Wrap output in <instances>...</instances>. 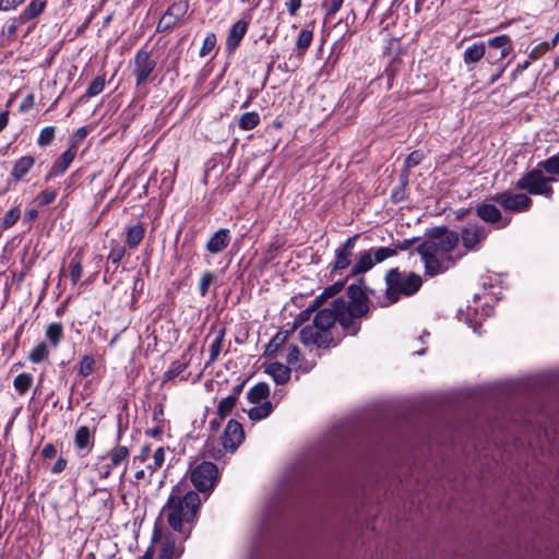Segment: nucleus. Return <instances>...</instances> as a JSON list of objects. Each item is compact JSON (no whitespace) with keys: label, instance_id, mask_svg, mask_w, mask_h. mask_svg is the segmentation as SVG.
<instances>
[{"label":"nucleus","instance_id":"2eb2a0df","mask_svg":"<svg viewBox=\"0 0 559 559\" xmlns=\"http://www.w3.org/2000/svg\"><path fill=\"white\" fill-rule=\"evenodd\" d=\"M187 10L188 3L185 1H179L168 7L157 23L156 32L163 33L174 28L185 16Z\"/></svg>","mask_w":559,"mask_h":559},{"label":"nucleus","instance_id":"2f4dec72","mask_svg":"<svg viewBox=\"0 0 559 559\" xmlns=\"http://www.w3.org/2000/svg\"><path fill=\"white\" fill-rule=\"evenodd\" d=\"M145 235V226L143 224H136L133 226L128 227L127 229V245L129 248L134 249L136 248L140 242L143 240Z\"/></svg>","mask_w":559,"mask_h":559},{"label":"nucleus","instance_id":"c756f323","mask_svg":"<svg viewBox=\"0 0 559 559\" xmlns=\"http://www.w3.org/2000/svg\"><path fill=\"white\" fill-rule=\"evenodd\" d=\"M270 395V388L265 382H259L252 386L248 394V401L252 404H260L266 401Z\"/></svg>","mask_w":559,"mask_h":559},{"label":"nucleus","instance_id":"72a5a7b5","mask_svg":"<svg viewBox=\"0 0 559 559\" xmlns=\"http://www.w3.org/2000/svg\"><path fill=\"white\" fill-rule=\"evenodd\" d=\"M273 409V405L269 401L258 404L248 411V416L251 420H261L266 418Z\"/></svg>","mask_w":559,"mask_h":559},{"label":"nucleus","instance_id":"c9c22d12","mask_svg":"<svg viewBox=\"0 0 559 559\" xmlns=\"http://www.w3.org/2000/svg\"><path fill=\"white\" fill-rule=\"evenodd\" d=\"M34 379L31 373H20L13 380V386L20 395L25 394L33 385Z\"/></svg>","mask_w":559,"mask_h":559},{"label":"nucleus","instance_id":"0eeeda50","mask_svg":"<svg viewBox=\"0 0 559 559\" xmlns=\"http://www.w3.org/2000/svg\"><path fill=\"white\" fill-rule=\"evenodd\" d=\"M190 479L199 492L211 491L218 479V468L214 463L204 461L191 469Z\"/></svg>","mask_w":559,"mask_h":559},{"label":"nucleus","instance_id":"09e8293b","mask_svg":"<svg viewBox=\"0 0 559 559\" xmlns=\"http://www.w3.org/2000/svg\"><path fill=\"white\" fill-rule=\"evenodd\" d=\"M215 282V275L213 272L211 271H205L201 278H200V283H199V292H200V295L202 297H204L207 292H209V288L210 286Z\"/></svg>","mask_w":559,"mask_h":559},{"label":"nucleus","instance_id":"e2e57ef3","mask_svg":"<svg viewBox=\"0 0 559 559\" xmlns=\"http://www.w3.org/2000/svg\"><path fill=\"white\" fill-rule=\"evenodd\" d=\"M344 0H331L330 5L326 9L325 16L332 17L341 9Z\"/></svg>","mask_w":559,"mask_h":559},{"label":"nucleus","instance_id":"c85d7f7f","mask_svg":"<svg viewBox=\"0 0 559 559\" xmlns=\"http://www.w3.org/2000/svg\"><path fill=\"white\" fill-rule=\"evenodd\" d=\"M63 325L61 322H52L46 326L45 336L52 347H58L63 340Z\"/></svg>","mask_w":559,"mask_h":559},{"label":"nucleus","instance_id":"6ab92c4d","mask_svg":"<svg viewBox=\"0 0 559 559\" xmlns=\"http://www.w3.org/2000/svg\"><path fill=\"white\" fill-rule=\"evenodd\" d=\"M75 155L76 148L73 146L69 147L66 152H63L46 175V181L50 180L53 177L62 175L69 168Z\"/></svg>","mask_w":559,"mask_h":559},{"label":"nucleus","instance_id":"39448f33","mask_svg":"<svg viewBox=\"0 0 559 559\" xmlns=\"http://www.w3.org/2000/svg\"><path fill=\"white\" fill-rule=\"evenodd\" d=\"M542 170L544 168L537 165V168L525 173L516 180L515 188L530 194L544 195L547 199H551L554 189L550 183L556 182L557 179L555 177H546Z\"/></svg>","mask_w":559,"mask_h":559},{"label":"nucleus","instance_id":"4468645a","mask_svg":"<svg viewBox=\"0 0 559 559\" xmlns=\"http://www.w3.org/2000/svg\"><path fill=\"white\" fill-rule=\"evenodd\" d=\"M475 212L483 222L495 225L497 229L504 228L511 223V217H503L501 211L492 203H479Z\"/></svg>","mask_w":559,"mask_h":559},{"label":"nucleus","instance_id":"6e6552de","mask_svg":"<svg viewBox=\"0 0 559 559\" xmlns=\"http://www.w3.org/2000/svg\"><path fill=\"white\" fill-rule=\"evenodd\" d=\"M186 539L180 537H176L174 534L168 533L160 537V549L157 559H179L183 551L185 546L183 542ZM154 558V549L148 547L146 551L139 557L138 559H153Z\"/></svg>","mask_w":559,"mask_h":559},{"label":"nucleus","instance_id":"b1692460","mask_svg":"<svg viewBox=\"0 0 559 559\" xmlns=\"http://www.w3.org/2000/svg\"><path fill=\"white\" fill-rule=\"evenodd\" d=\"M294 332L295 330L293 328L290 330L278 331L266 345L264 356L272 358L281 348L284 349L285 344Z\"/></svg>","mask_w":559,"mask_h":559},{"label":"nucleus","instance_id":"4be33fe9","mask_svg":"<svg viewBox=\"0 0 559 559\" xmlns=\"http://www.w3.org/2000/svg\"><path fill=\"white\" fill-rule=\"evenodd\" d=\"M95 438L94 432L87 426H81L76 429L74 435V447L87 454L94 447Z\"/></svg>","mask_w":559,"mask_h":559},{"label":"nucleus","instance_id":"a211bd4d","mask_svg":"<svg viewBox=\"0 0 559 559\" xmlns=\"http://www.w3.org/2000/svg\"><path fill=\"white\" fill-rule=\"evenodd\" d=\"M130 451L126 445H118L108 452L109 462L103 465L99 469L100 478H108L114 468L119 467L122 463L127 462Z\"/></svg>","mask_w":559,"mask_h":559},{"label":"nucleus","instance_id":"f3484780","mask_svg":"<svg viewBox=\"0 0 559 559\" xmlns=\"http://www.w3.org/2000/svg\"><path fill=\"white\" fill-rule=\"evenodd\" d=\"M358 238V234L349 237L342 246L335 250V261L332 269L333 271H342L350 265L353 251Z\"/></svg>","mask_w":559,"mask_h":559},{"label":"nucleus","instance_id":"412c9836","mask_svg":"<svg viewBox=\"0 0 559 559\" xmlns=\"http://www.w3.org/2000/svg\"><path fill=\"white\" fill-rule=\"evenodd\" d=\"M230 240L229 229L221 228L207 241L206 250L212 254L221 253L228 247Z\"/></svg>","mask_w":559,"mask_h":559},{"label":"nucleus","instance_id":"680f3d73","mask_svg":"<svg viewBox=\"0 0 559 559\" xmlns=\"http://www.w3.org/2000/svg\"><path fill=\"white\" fill-rule=\"evenodd\" d=\"M290 16H295L302 5V0H286L285 2Z\"/></svg>","mask_w":559,"mask_h":559},{"label":"nucleus","instance_id":"8fccbe9b","mask_svg":"<svg viewBox=\"0 0 559 559\" xmlns=\"http://www.w3.org/2000/svg\"><path fill=\"white\" fill-rule=\"evenodd\" d=\"M425 158V154L419 151H413L411 154L407 155L404 162L405 171H409L411 168H414L418 166L423 159Z\"/></svg>","mask_w":559,"mask_h":559},{"label":"nucleus","instance_id":"7ed1b4c3","mask_svg":"<svg viewBox=\"0 0 559 559\" xmlns=\"http://www.w3.org/2000/svg\"><path fill=\"white\" fill-rule=\"evenodd\" d=\"M201 506L199 493L188 489L186 485H177L170 491L162 515L168 525L188 539L191 535Z\"/></svg>","mask_w":559,"mask_h":559},{"label":"nucleus","instance_id":"f03ea898","mask_svg":"<svg viewBox=\"0 0 559 559\" xmlns=\"http://www.w3.org/2000/svg\"><path fill=\"white\" fill-rule=\"evenodd\" d=\"M459 241L457 231L450 230L445 226L432 228L427 239L416 248L424 262L425 275L436 276L453 267L465 254H452Z\"/></svg>","mask_w":559,"mask_h":559},{"label":"nucleus","instance_id":"79ce46f5","mask_svg":"<svg viewBox=\"0 0 559 559\" xmlns=\"http://www.w3.org/2000/svg\"><path fill=\"white\" fill-rule=\"evenodd\" d=\"M95 359L92 355H84L80 361L79 376L85 378L90 376L95 368Z\"/></svg>","mask_w":559,"mask_h":559},{"label":"nucleus","instance_id":"3c124183","mask_svg":"<svg viewBox=\"0 0 559 559\" xmlns=\"http://www.w3.org/2000/svg\"><path fill=\"white\" fill-rule=\"evenodd\" d=\"M20 216H21V211L19 207L11 209L3 216V219L1 222V227L3 229H8V228L12 227L19 221Z\"/></svg>","mask_w":559,"mask_h":559},{"label":"nucleus","instance_id":"473e14b6","mask_svg":"<svg viewBox=\"0 0 559 559\" xmlns=\"http://www.w3.org/2000/svg\"><path fill=\"white\" fill-rule=\"evenodd\" d=\"M260 121V115L257 111H247L239 117L238 127L242 131H250L258 127Z\"/></svg>","mask_w":559,"mask_h":559},{"label":"nucleus","instance_id":"c03bdc74","mask_svg":"<svg viewBox=\"0 0 559 559\" xmlns=\"http://www.w3.org/2000/svg\"><path fill=\"white\" fill-rule=\"evenodd\" d=\"M165 462V450L164 448H158L155 450L153 454V461L146 465V469L150 471V474L152 475L154 472H156L158 468L163 466Z\"/></svg>","mask_w":559,"mask_h":559},{"label":"nucleus","instance_id":"9d476101","mask_svg":"<svg viewBox=\"0 0 559 559\" xmlns=\"http://www.w3.org/2000/svg\"><path fill=\"white\" fill-rule=\"evenodd\" d=\"M156 60H154L151 53L145 49H140L134 55L132 61V74L135 78V85H145L156 68Z\"/></svg>","mask_w":559,"mask_h":559},{"label":"nucleus","instance_id":"aec40b11","mask_svg":"<svg viewBox=\"0 0 559 559\" xmlns=\"http://www.w3.org/2000/svg\"><path fill=\"white\" fill-rule=\"evenodd\" d=\"M249 23L240 20L233 24L226 38V49L228 52H234L240 45L241 39L247 33Z\"/></svg>","mask_w":559,"mask_h":559},{"label":"nucleus","instance_id":"f257e3e1","mask_svg":"<svg viewBox=\"0 0 559 559\" xmlns=\"http://www.w3.org/2000/svg\"><path fill=\"white\" fill-rule=\"evenodd\" d=\"M368 301L365 290L352 284L347 287L346 298L338 297L329 307L318 310L313 322L328 331L337 322L345 334L355 336L360 330V319L369 311Z\"/></svg>","mask_w":559,"mask_h":559},{"label":"nucleus","instance_id":"864d4df0","mask_svg":"<svg viewBox=\"0 0 559 559\" xmlns=\"http://www.w3.org/2000/svg\"><path fill=\"white\" fill-rule=\"evenodd\" d=\"M216 45V36L214 33L207 34L203 40L202 47L200 49V56H207Z\"/></svg>","mask_w":559,"mask_h":559},{"label":"nucleus","instance_id":"774afa93","mask_svg":"<svg viewBox=\"0 0 559 559\" xmlns=\"http://www.w3.org/2000/svg\"><path fill=\"white\" fill-rule=\"evenodd\" d=\"M66 466H67V462H66V460H64V459H62V457H59V459L55 462V464H53V466H52L51 471H52V473H60V472H62V471L66 468Z\"/></svg>","mask_w":559,"mask_h":559},{"label":"nucleus","instance_id":"f8f14e48","mask_svg":"<svg viewBox=\"0 0 559 559\" xmlns=\"http://www.w3.org/2000/svg\"><path fill=\"white\" fill-rule=\"evenodd\" d=\"M489 233L490 229L481 224H468L461 229L462 245L466 251H478Z\"/></svg>","mask_w":559,"mask_h":559},{"label":"nucleus","instance_id":"4d7b16f0","mask_svg":"<svg viewBox=\"0 0 559 559\" xmlns=\"http://www.w3.org/2000/svg\"><path fill=\"white\" fill-rule=\"evenodd\" d=\"M547 51H548V47H547L546 43H540L532 48V50L530 51L528 58L531 60H537L540 57H543Z\"/></svg>","mask_w":559,"mask_h":559},{"label":"nucleus","instance_id":"de8ad7c7","mask_svg":"<svg viewBox=\"0 0 559 559\" xmlns=\"http://www.w3.org/2000/svg\"><path fill=\"white\" fill-rule=\"evenodd\" d=\"M313 38V33L310 29H302L296 40V47L299 50H307L309 46L311 45Z\"/></svg>","mask_w":559,"mask_h":559},{"label":"nucleus","instance_id":"5fc2aeb1","mask_svg":"<svg viewBox=\"0 0 559 559\" xmlns=\"http://www.w3.org/2000/svg\"><path fill=\"white\" fill-rule=\"evenodd\" d=\"M284 350L286 352L285 358L289 365H296L299 360V348L296 344H288Z\"/></svg>","mask_w":559,"mask_h":559},{"label":"nucleus","instance_id":"13d9d810","mask_svg":"<svg viewBox=\"0 0 559 559\" xmlns=\"http://www.w3.org/2000/svg\"><path fill=\"white\" fill-rule=\"evenodd\" d=\"M25 0H0V11L8 12L23 4Z\"/></svg>","mask_w":559,"mask_h":559},{"label":"nucleus","instance_id":"37998d69","mask_svg":"<svg viewBox=\"0 0 559 559\" xmlns=\"http://www.w3.org/2000/svg\"><path fill=\"white\" fill-rule=\"evenodd\" d=\"M126 254V247L117 241H111L110 252L107 257L108 261L119 264Z\"/></svg>","mask_w":559,"mask_h":559},{"label":"nucleus","instance_id":"a19ab883","mask_svg":"<svg viewBox=\"0 0 559 559\" xmlns=\"http://www.w3.org/2000/svg\"><path fill=\"white\" fill-rule=\"evenodd\" d=\"M344 287L343 282H336L333 285L326 287L321 295L316 298V302L321 306L328 298L334 297L337 293H340Z\"/></svg>","mask_w":559,"mask_h":559},{"label":"nucleus","instance_id":"20e7f679","mask_svg":"<svg viewBox=\"0 0 559 559\" xmlns=\"http://www.w3.org/2000/svg\"><path fill=\"white\" fill-rule=\"evenodd\" d=\"M386 283V299L392 305L396 302L400 297L414 295L423 285L420 275L414 272H401L399 269H391L385 275Z\"/></svg>","mask_w":559,"mask_h":559},{"label":"nucleus","instance_id":"f704fd0d","mask_svg":"<svg viewBox=\"0 0 559 559\" xmlns=\"http://www.w3.org/2000/svg\"><path fill=\"white\" fill-rule=\"evenodd\" d=\"M49 354L48 345L45 342H40L31 349L28 359L33 364H40L49 357Z\"/></svg>","mask_w":559,"mask_h":559},{"label":"nucleus","instance_id":"ea45409f","mask_svg":"<svg viewBox=\"0 0 559 559\" xmlns=\"http://www.w3.org/2000/svg\"><path fill=\"white\" fill-rule=\"evenodd\" d=\"M188 367V361L186 360H177L171 364L169 369L164 373V380L170 381L178 377L185 369Z\"/></svg>","mask_w":559,"mask_h":559},{"label":"nucleus","instance_id":"9b49d317","mask_svg":"<svg viewBox=\"0 0 559 559\" xmlns=\"http://www.w3.org/2000/svg\"><path fill=\"white\" fill-rule=\"evenodd\" d=\"M491 200L503 210L515 213L526 212L533 204V200L528 195L510 191L496 193L491 197Z\"/></svg>","mask_w":559,"mask_h":559},{"label":"nucleus","instance_id":"1a4fd4ad","mask_svg":"<svg viewBox=\"0 0 559 559\" xmlns=\"http://www.w3.org/2000/svg\"><path fill=\"white\" fill-rule=\"evenodd\" d=\"M299 340L305 346L316 345L319 348H329L337 345L332 332L320 328L314 322L300 330Z\"/></svg>","mask_w":559,"mask_h":559},{"label":"nucleus","instance_id":"4c0bfd02","mask_svg":"<svg viewBox=\"0 0 559 559\" xmlns=\"http://www.w3.org/2000/svg\"><path fill=\"white\" fill-rule=\"evenodd\" d=\"M226 450L224 447H219L214 440L209 439L204 444L203 453L206 457L219 460L224 456Z\"/></svg>","mask_w":559,"mask_h":559},{"label":"nucleus","instance_id":"dca6fc26","mask_svg":"<svg viewBox=\"0 0 559 559\" xmlns=\"http://www.w3.org/2000/svg\"><path fill=\"white\" fill-rule=\"evenodd\" d=\"M245 439V432L241 424L230 419L224 430L222 444L225 450L235 452Z\"/></svg>","mask_w":559,"mask_h":559},{"label":"nucleus","instance_id":"e433bc0d","mask_svg":"<svg viewBox=\"0 0 559 559\" xmlns=\"http://www.w3.org/2000/svg\"><path fill=\"white\" fill-rule=\"evenodd\" d=\"M236 403L235 396H226L218 403L217 415L221 420H224L231 413Z\"/></svg>","mask_w":559,"mask_h":559},{"label":"nucleus","instance_id":"338daca9","mask_svg":"<svg viewBox=\"0 0 559 559\" xmlns=\"http://www.w3.org/2000/svg\"><path fill=\"white\" fill-rule=\"evenodd\" d=\"M531 64L530 60H525L516 66L514 71L512 72L513 80L516 79L518 75H520L523 71H525Z\"/></svg>","mask_w":559,"mask_h":559},{"label":"nucleus","instance_id":"cd10ccee","mask_svg":"<svg viewBox=\"0 0 559 559\" xmlns=\"http://www.w3.org/2000/svg\"><path fill=\"white\" fill-rule=\"evenodd\" d=\"M226 329L221 328L215 332L214 338L210 345V358L205 365V367H209L211 364H213L219 356L223 347V343L225 340Z\"/></svg>","mask_w":559,"mask_h":559},{"label":"nucleus","instance_id":"603ef678","mask_svg":"<svg viewBox=\"0 0 559 559\" xmlns=\"http://www.w3.org/2000/svg\"><path fill=\"white\" fill-rule=\"evenodd\" d=\"M321 307L320 304L316 302V299L313 300V304L310 305L306 310L301 311L298 317L295 319V323L293 325V329L296 330V328L299 324H302L307 320L310 319V316L318 310V308Z\"/></svg>","mask_w":559,"mask_h":559},{"label":"nucleus","instance_id":"69168bd1","mask_svg":"<svg viewBox=\"0 0 559 559\" xmlns=\"http://www.w3.org/2000/svg\"><path fill=\"white\" fill-rule=\"evenodd\" d=\"M34 106V95L28 94L20 105L21 111H27Z\"/></svg>","mask_w":559,"mask_h":559},{"label":"nucleus","instance_id":"bf43d9fd","mask_svg":"<svg viewBox=\"0 0 559 559\" xmlns=\"http://www.w3.org/2000/svg\"><path fill=\"white\" fill-rule=\"evenodd\" d=\"M150 453H151V445L144 444L141 448L140 454H138L133 457V465H135L138 462L144 463L148 459Z\"/></svg>","mask_w":559,"mask_h":559},{"label":"nucleus","instance_id":"393cba45","mask_svg":"<svg viewBox=\"0 0 559 559\" xmlns=\"http://www.w3.org/2000/svg\"><path fill=\"white\" fill-rule=\"evenodd\" d=\"M35 165V158L29 155L19 158L11 170V176L15 181H20Z\"/></svg>","mask_w":559,"mask_h":559},{"label":"nucleus","instance_id":"bb28decb","mask_svg":"<svg viewBox=\"0 0 559 559\" xmlns=\"http://www.w3.org/2000/svg\"><path fill=\"white\" fill-rule=\"evenodd\" d=\"M46 0H32L16 20L19 23H26L37 17L45 9Z\"/></svg>","mask_w":559,"mask_h":559},{"label":"nucleus","instance_id":"423d86ee","mask_svg":"<svg viewBox=\"0 0 559 559\" xmlns=\"http://www.w3.org/2000/svg\"><path fill=\"white\" fill-rule=\"evenodd\" d=\"M404 246L399 247H379L370 248L360 253L358 260L353 265L350 274L353 276L362 274L371 270L376 264L382 263L389 258H392L399 253V250L404 249Z\"/></svg>","mask_w":559,"mask_h":559},{"label":"nucleus","instance_id":"49530a36","mask_svg":"<svg viewBox=\"0 0 559 559\" xmlns=\"http://www.w3.org/2000/svg\"><path fill=\"white\" fill-rule=\"evenodd\" d=\"M55 135H56V130L53 127H51V126L45 127L44 129H41V131L39 133L37 144L40 147L48 146L53 141Z\"/></svg>","mask_w":559,"mask_h":559},{"label":"nucleus","instance_id":"7c9ffc66","mask_svg":"<svg viewBox=\"0 0 559 559\" xmlns=\"http://www.w3.org/2000/svg\"><path fill=\"white\" fill-rule=\"evenodd\" d=\"M83 249H79L69 264L70 277L73 285L81 280L83 275Z\"/></svg>","mask_w":559,"mask_h":559},{"label":"nucleus","instance_id":"a878e982","mask_svg":"<svg viewBox=\"0 0 559 559\" xmlns=\"http://www.w3.org/2000/svg\"><path fill=\"white\" fill-rule=\"evenodd\" d=\"M265 372L270 374L277 384H285L290 379V369L281 362L270 364L265 367Z\"/></svg>","mask_w":559,"mask_h":559},{"label":"nucleus","instance_id":"58836bf2","mask_svg":"<svg viewBox=\"0 0 559 559\" xmlns=\"http://www.w3.org/2000/svg\"><path fill=\"white\" fill-rule=\"evenodd\" d=\"M540 168L552 176H559V153L538 163Z\"/></svg>","mask_w":559,"mask_h":559},{"label":"nucleus","instance_id":"052dcab7","mask_svg":"<svg viewBox=\"0 0 559 559\" xmlns=\"http://www.w3.org/2000/svg\"><path fill=\"white\" fill-rule=\"evenodd\" d=\"M153 420L158 424V426H163L164 424V405L156 404L153 409Z\"/></svg>","mask_w":559,"mask_h":559},{"label":"nucleus","instance_id":"5701e85b","mask_svg":"<svg viewBox=\"0 0 559 559\" xmlns=\"http://www.w3.org/2000/svg\"><path fill=\"white\" fill-rule=\"evenodd\" d=\"M486 43L478 41L474 43L473 45L468 46L464 52H463V61L468 67L469 70L473 68L471 66L477 63L483 58L486 59Z\"/></svg>","mask_w":559,"mask_h":559},{"label":"nucleus","instance_id":"6e6d98bb","mask_svg":"<svg viewBox=\"0 0 559 559\" xmlns=\"http://www.w3.org/2000/svg\"><path fill=\"white\" fill-rule=\"evenodd\" d=\"M56 198L57 191L55 190H45L37 195V200L40 206L51 204Z\"/></svg>","mask_w":559,"mask_h":559},{"label":"nucleus","instance_id":"a18cd8bd","mask_svg":"<svg viewBox=\"0 0 559 559\" xmlns=\"http://www.w3.org/2000/svg\"><path fill=\"white\" fill-rule=\"evenodd\" d=\"M105 87V78L104 76H96L90 86L86 90V93L84 97L91 98L98 94H100L104 91Z\"/></svg>","mask_w":559,"mask_h":559},{"label":"nucleus","instance_id":"0e129e2a","mask_svg":"<svg viewBox=\"0 0 559 559\" xmlns=\"http://www.w3.org/2000/svg\"><path fill=\"white\" fill-rule=\"evenodd\" d=\"M57 453L56 447L52 443H47L41 450V455L46 459H52Z\"/></svg>","mask_w":559,"mask_h":559},{"label":"nucleus","instance_id":"ddd939ff","mask_svg":"<svg viewBox=\"0 0 559 559\" xmlns=\"http://www.w3.org/2000/svg\"><path fill=\"white\" fill-rule=\"evenodd\" d=\"M486 48V61L492 66L499 64L512 50L511 39L508 35L489 38Z\"/></svg>","mask_w":559,"mask_h":559}]
</instances>
